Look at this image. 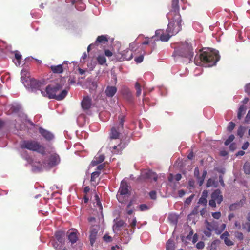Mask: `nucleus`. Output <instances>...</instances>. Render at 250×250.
I'll return each mask as SVG.
<instances>
[{"mask_svg": "<svg viewBox=\"0 0 250 250\" xmlns=\"http://www.w3.org/2000/svg\"><path fill=\"white\" fill-rule=\"evenodd\" d=\"M194 195H191L190 196H189L188 198H187L185 201V203L187 204H189L191 202L193 198Z\"/></svg>", "mask_w": 250, "mask_h": 250, "instance_id": "nucleus-50", "label": "nucleus"}, {"mask_svg": "<svg viewBox=\"0 0 250 250\" xmlns=\"http://www.w3.org/2000/svg\"><path fill=\"white\" fill-rule=\"evenodd\" d=\"M245 91L247 93H250V83L245 86Z\"/></svg>", "mask_w": 250, "mask_h": 250, "instance_id": "nucleus-63", "label": "nucleus"}, {"mask_svg": "<svg viewBox=\"0 0 250 250\" xmlns=\"http://www.w3.org/2000/svg\"><path fill=\"white\" fill-rule=\"evenodd\" d=\"M22 156L29 164H31L32 167V170L34 171H40L43 168L52 167L58 165L60 162V157L56 153H53L50 155L47 163L33 160L28 156H23L22 155Z\"/></svg>", "mask_w": 250, "mask_h": 250, "instance_id": "nucleus-3", "label": "nucleus"}, {"mask_svg": "<svg viewBox=\"0 0 250 250\" xmlns=\"http://www.w3.org/2000/svg\"><path fill=\"white\" fill-rule=\"evenodd\" d=\"M226 228V224H222L220 227L217 226V229L216 230V234H220Z\"/></svg>", "mask_w": 250, "mask_h": 250, "instance_id": "nucleus-36", "label": "nucleus"}, {"mask_svg": "<svg viewBox=\"0 0 250 250\" xmlns=\"http://www.w3.org/2000/svg\"><path fill=\"white\" fill-rule=\"evenodd\" d=\"M179 0H173L171 9L167 14L169 23L166 32L162 30H157L152 37L155 41L167 42L170 38L177 34L182 29V19L179 14Z\"/></svg>", "mask_w": 250, "mask_h": 250, "instance_id": "nucleus-1", "label": "nucleus"}, {"mask_svg": "<svg viewBox=\"0 0 250 250\" xmlns=\"http://www.w3.org/2000/svg\"><path fill=\"white\" fill-rule=\"evenodd\" d=\"M21 75L22 83L27 90L33 92H36L37 91L41 92V90H42L43 83L34 78H31L29 73L27 70H22Z\"/></svg>", "mask_w": 250, "mask_h": 250, "instance_id": "nucleus-4", "label": "nucleus"}, {"mask_svg": "<svg viewBox=\"0 0 250 250\" xmlns=\"http://www.w3.org/2000/svg\"><path fill=\"white\" fill-rule=\"evenodd\" d=\"M68 237L72 243H75L78 240V236L75 230H71L68 232Z\"/></svg>", "mask_w": 250, "mask_h": 250, "instance_id": "nucleus-17", "label": "nucleus"}, {"mask_svg": "<svg viewBox=\"0 0 250 250\" xmlns=\"http://www.w3.org/2000/svg\"><path fill=\"white\" fill-rule=\"evenodd\" d=\"M198 239V236L197 234H195L193 236L192 242L193 243H195L197 241Z\"/></svg>", "mask_w": 250, "mask_h": 250, "instance_id": "nucleus-62", "label": "nucleus"}, {"mask_svg": "<svg viewBox=\"0 0 250 250\" xmlns=\"http://www.w3.org/2000/svg\"><path fill=\"white\" fill-rule=\"evenodd\" d=\"M211 230L207 229L204 231V233L207 237H209L211 235Z\"/></svg>", "mask_w": 250, "mask_h": 250, "instance_id": "nucleus-54", "label": "nucleus"}, {"mask_svg": "<svg viewBox=\"0 0 250 250\" xmlns=\"http://www.w3.org/2000/svg\"><path fill=\"white\" fill-rule=\"evenodd\" d=\"M219 244V240H215L213 241L210 245V248L209 250H216L217 246Z\"/></svg>", "mask_w": 250, "mask_h": 250, "instance_id": "nucleus-31", "label": "nucleus"}, {"mask_svg": "<svg viewBox=\"0 0 250 250\" xmlns=\"http://www.w3.org/2000/svg\"><path fill=\"white\" fill-rule=\"evenodd\" d=\"M250 121V110H249L248 112V113L246 116L245 122L246 123H248Z\"/></svg>", "mask_w": 250, "mask_h": 250, "instance_id": "nucleus-53", "label": "nucleus"}, {"mask_svg": "<svg viewBox=\"0 0 250 250\" xmlns=\"http://www.w3.org/2000/svg\"><path fill=\"white\" fill-rule=\"evenodd\" d=\"M223 200V196L221 195V191L217 189L212 192L211 195V199L209 201V205L212 207H215L217 203L220 204Z\"/></svg>", "mask_w": 250, "mask_h": 250, "instance_id": "nucleus-9", "label": "nucleus"}, {"mask_svg": "<svg viewBox=\"0 0 250 250\" xmlns=\"http://www.w3.org/2000/svg\"><path fill=\"white\" fill-rule=\"evenodd\" d=\"M119 131L116 129V128L115 127H112L110 135V139L111 140L113 139H117L119 138Z\"/></svg>", "mask_w": 250, "mask_h": 250, "instance_id": "nucleus-21", "label": "nucleus"}, {"mask_svg": "<svg viewBox=\"0 0 250 250\" xmlns=\"http://www.w3.org/2000/svg\"><path fill=\"white\" fill-rule=\"evenodd\" d=\"M206 186L207 188H209L210 187H212V186H213L214 187H216L214 180L212 179H209L208 180L207 184H206Z\"/></svg>", "mask_w": 250, "mask_h": 250, "instance_id": "nucleus-34", "label": "nucleus"}, {"mask_svg": "<svg viewBox=\"0 0 250 250\" xmlns=\"http://www.w3.org/2000/svg\"><path fill=\"white\" fill-rule=\"evenodd\" d=\"M51 69L54 73H62L63 72L62 65L59 64L56 66H51Z\"/></svg>", "mask_w": 250, "mask_h": 250, "instance_id": "nucleus-23", "label": "nucleus"}, {"mask_svg": "<svg viewBox=\"0 0 250 250\" xmlns=\"http://www.w3.org/2000/svg\"><path fill=\"white\" fill-rule=\"evenodd\" d=\"M22 149H27L29 150L37 151L42 155L45 154V148L39 142L33 140H24L20 144Z\"/></svg>", "mask_w": 250, "mask_h": 250, "instance_id": "nucleus-6", "label": "nucleus"}, {"mask_svg": "<svg viewBox=\"0 0 250 250\" xmlns=\"http://www.w3.org/2000/svg\"><path fill=\"white\" fill-rule=\"evenodd\" d=\"M199 169L198 167H196L194 169V176L196 177H199Z\"/></svg>", "mask_w": 250, "mask_h": 250, "instance_id": "nucleus-59", "label": "nucleus"}, {"mask_svg": "<svg viewBox=\"0 0 250 250\" xmlns=\"http://www.w3.org/2000/svg\"><path fill=\"white\" fill-rule=\"evenodd\" d=\"M143 176L144 178L152 179L155 181H156L157 180V176H156V174L150 170L144 172L143 173Z\"/></svg>", "mask_w": 250, "mask_h": 250, "instance_id": "nucleus-14", "label": "nucleus"}, {"mask_svg": "<svg viewBox=\"0 0 250 250\" xmlns=\"http://www.w3.org/2000/svg\"><path fill=\"white\" fill-rule=\"evenodd\" d=\"M133 57V54L131 51L126 49L123 51L118 53L116 55L117 59L120 61L124 60H130Z\"/></svg>", "mask_w": 250, "mask_h": 250, "instance_id": "nucleus-10", "label": "nucleus"}, {"mask_svg": "<svg viewBox=\"0 0 250 250\" xmlns=\"http://www.w3.org/2000/svg\"><path fill=\"white\" fill-rule=\"evenodd\" d=\"M220 60L219 52L212 48H206L200 54H197L194 58L196 65L211 67L215 65Z\"/></svg>", "mask_w": 250, "mask_h": 250, "instance_id": "nucleus-2", "label": "nucleus"}, {"mask_svg": "<svg viewBox=\"0 0 250 250\" xmlns=\"http://www.w3.org/2000/svg\"><path fill=\"white\" fill-rule=\"evenodd\" d=\"M174 178H175V179L176 180V181H178L181 180V179L182 178V176H181V175L180 174H177L174 176Z\"/></svg>", "mask_w": 250, "mask_h": 250, "instance_id": "nucleus-64", "label": "nucleus"}, {"mask_svg": "<svg viewBox=\"0 0 250 250\" xmlns=\"http://www.w3.org/2000/svg\"><path fill=\"white\" fill-rule=\"evenodd\" d=\"M100 172L95 171L91 174V181L96 182V179L100 175Z\"/></svg>", "mask_w": 250, "mask_h": 250, "instance_id": "nucleus-32", "label": "nucleus"}, {"mask_svg": "<svg viewBox=\"0 0 250 250\" xmlns=\"http://www.w3.org/2000/svg\"><path fill=\"white\" fill-rule=\"evenodd\" d=\"M212 216L216 219H219L221 217L220 212H215L212 213Z\"/></svg>", "mask_w": 250, "mask_h": 250, "instance_id": "nucleus-44", "label": "nucleus"}, {"mask_svg": "<svg viewBox=\"0 0 250 250\" xmlns=\"http://www.w3.org/2000/svg\"><path fill=\"white\" fill-rule=\"evenodd\" d=\"M104 156L102 154H98L95 157L91 162L92 165L95 166L99 163L102 162L104 160Z\"/></svg>", "mask_w": 250, "mask_h": 250, "instance_id": "nucleus-19", "label": "nucleus"}, {"mask_svg": "<svg viewBox=\"0 0 250 250\" xmlns=\"http://www.w3.org/2000/svg\"><path fill=\"white\" fill-rule=\"evenodd\" d=\"M135 89L136 90V96L139 97L141 94V86L138 83H136L135 85Z\"/></svg>", "mask_w": 250, "mask_h": 250, "instance_id": "nucleus-35", "label": "nucleus"}, {"mask_svg": "<svg viewBox=\"0 0 250 250\" xmlns=\"http://www.w3.org/2000/svg\"><path fill=\"white\" fill-rule=\"evenodd\" d=\"M128 188L126 182L123 180L117 194V198L119 202L123 203L127 200L129 194Z\"/></svg>", "mask_w": 250, "mask_h": 250, "instance_id": "nucleus-8", "label": "nucleus"}, {"mask_svg": "<svg viewBox=\"0 0 250 250\" xmlns=\"http://www.w3.org/2000/svg\"><path fill=\"white\" fill-rule=\"evenodd\" d=\"M246 128L243 126H240L237 130V135L240 138H242L245 132Z\"/></svg>", "mask_w": 250, "mask_h": 250, "instance_id": "nucleus-29", "label": "nucleus"}, {"mask_svg": "<svg viewBox=\"0 0 250 250\" xmlns=\"http://www.w3.org/2000/svg\"><path fill=\"white\" fill-rule=\"evenodd\" d=\"M136 46H137L136 43L134 42L130 43L129 45V47L131 50V51H132L135 50V48H136Z\"/></svg>", "mask_w": 250, "mask_h": 250, "instance_id": "nucleus-57", "label": "nucleus"}, {"mask_svg": "<svg viewBox=\"0 0 250 250\" xmlns=\"http://www.w3.org/2000/svg\"><path fill=\"white\" fill-rule=\"evenodd\" d=\"M246 110V107L244 105L241 106L238 112L237 117L239 119H241L243 115L245 113Z\"/></svg>", "mask_w": 250, "mask_h": 250, "instance_id": "nucleus-25", "label": "nucleus"}, {"mask_svg": "<svg viewBox=\"0 0 250 250\" xmlns=\"http://www.w3.org/2000/svg\"><path fill=\"white\" fill-rule=\"evenodd\" d=\"M175 248V245L173 241L171 239H169L166 244V249L167 250H174Z\"/></svg>", "mask_w": 250, "mask_h": 250, "instance_id": "nucleus-26", "label": "nucleus"}, {"mask_svg": "<svg viewBox=\"0 0 250 250\" xmlns=\"http://www.w3.org/2000/svg\"><path fill=\"white\" fill-rule=\"evenodd\" d=\"M64 234L62 232L58 231L55 233V240L57 241L60 243H63V236Z\"/></svg>", "mask_w": 250, "mask_h": 250, "instance_id": "nucleus-24", "label": "nucleus"}, {"mask_svg": "<svg viewBox=\"0 0 250 250\" xmlns=\"http://www.w3.org/2000/svg\"><path fill=\"white\" fill-rule=\"evenodd\" d=\"M149 195L150 198L152 199H156V192L155 191H151L149 193Z\"/></svg>", "mask_w": 250, "mask_h": 250, "instance_id": "nucleus-52", "label": "nucleus"}, {"mask_svg": "<svg viewBox=\"0 0 250 250\" xmlns=\"http://www.w3.org/2000/svg\"><path fill=\"white\" fill-rule=\"evenodd\" d=\"M243 228L246 229L248 232L250 231V223H246L243 225Z\"/></svg>", "mask_w": 250, "mask_h": 250, "instance_id": "nucleus-51", "label": "nucleus"}, {"mask_svg": "<svg viewBox=\"0 0 250 250\" xmlns=\"http://www.w3.org/2000/svg\"><path fill=\"white\" fill-rule=\"evenodd\" d=\"M143 59H144L143 56L140 55V56L135 58V61L137 63H139L142 62L143 61Z\"/></svg>", "mask_w": 250, "mask_h": 250, "instance_id": "nucleus-46", "label": "nucleus"}, {"mask_svg": "<svg viewBox=\"0 0 250 250\" xmlns=\"http://www.w3.org/2000/svg\"><path fill=\"white\" fill-rule=\"evenodd\" d=\"M204 243L202 241H200L196 244V248L198 249H202L204 247Z\"/></svg>", "mask_w": 250, "mask_h": 250, "instance_id": "nucleus-47", "label": "nucleus"}, {"mask_svg": "<svg viewBox=\"0 0 250 250\" xmlns=\"http://www.w3.org/2000/svg\"><path fill=\"white\" fill-rule=\"evenodd\" d=\"M235 237L239 240H242L244 238L243 234L242 232H236L235 233Z\"/></svg>", "mask_w": 250, "mask_h": 250, "instance_id": "nucleus-43", "label": "nucleus"}, {"mask_svg": "<svg viewBox=\"0 0 250 250\" xmlns=\"http://www.w3.org/2000/svg\"><path fill=\"white\" fill-rule=\"evenodd\" d=\"M235 126V123L232 122H230L227 127L228 130H229V131H231L234 128Z\"/></svg>", "mask_w": 250, "mask_h": 250, "instance_id": "nucleus-42", "label": "nucleus"}, {"mask_svg": "<svg viewBox=\"0 0 250 250\" xmlns=\"http://www.w3.org/2000/svg\"><path fill=\"white\" fill-rule=\"evenodd\" d=\"M198 207H195L194 209L192 210V213L189 215L188 217L192 216V215L196 214L198 213Z\"/></svg>", "mask_w": 250, "mask_h": 250, "instance_id": "nucleus-58", "label": "nucleus"}, {"mask_svg": "<svg viewBox=\"0 0 250 250\" xmlns=\"http://www.w3.org/2000/svg\"><path fill=\"white\" fill-rule=\"evenodd\" d=\"M15 57L16 60V61L15 62V64L17 66L20 65L21 64L20 61L21 59V55L19 52L17 51L15 53Z\"/></svg>", "mask_w": 250, "mask_h": 250, "instance_id": "nucleus-27", "label": "nucleus"}, {"mask_svg": "<svg viewBox=\"0 0 250 250\" xmlns=\"http://www.w3.org/2000/svg\"><path fill=\"white\" fill-rule=\"evenodd\" d=\"M244 172L247 174H250V164L249 163H245L243 167Z\"/></svg>", "mask_w": 250, "mask_h": 250, "instance_id": "nucleus-33", "label": "nucleus"}, {"mask_svg": "<svg viewBox=\"0 0 250 250\" xmlns=\"http://www.w3.org/2000/svg\"><path fill=\"white\" fill-rule=\"evenodd\" d=\"M225 244L228 246H231L234 245V242L229 238L224 240Z\"/></svg>", "mask_w": 250, "mask_h": 250, "instance_id": "nucleus-40", "label": "nucleus"}, {"mask_svg": "<svg viewBox=\"0 0 250 250\" xmlns=\"http://www.w3.org/2000/svg\"><path fill=\"white\" fill-rule=\"evenodd\" d=\"M98 63L101 65H103L106 62V59L104 55H99L97 58Z\"/></svg>", "mask_w": 250, "mask_h": 250, "instance_id": "nucleus-28", "label": "nucleus"}, {"mask_svg": "<svg viewBox=\"0 0 250 250\" xmlns=\"http://www.w3.org/2000/svg\"><path fill=\"white\" fill-rule=\"evenodd\" d=\"M136 222H137L136 219V218L134 217L132 219V222L130 223V226L132 228H134L136 226Z\"/></svg>", "mask_w": 250, "mask_h": 250, "instance_id": "nucleus-56", "label": "nucleus"}, {"mask_svg": "<svg viewBox=\"0 0 250 250\" xmlns=\"http://www.w3.org/2000/svg\"><path fill=\"white\" fill-rule=\"evenodd\" d=\"M61 86L59 84L56 85H48L45 90H41L42 96L47 97L50 99H55L57 100H62L64 99L68 93L67 90H63L60 92Z\"/></svg>", "mask_w": 250, "mask_h": 250, "instance_id": "nucleus-5", "label": "nucleus"}, {"mask_svg": "<svg viewBox=\"0 0 250 250\" xmlns=\"http://www.w3.org/2000/svg\"><path fill=\"white\" fill-rule=\"evenodd\" d=\"M39 132L47 141H50L54 138V135L51 132L42 127L39 128Z\"/></svg>", "mask_w": 250, "mask_h": 250, "instance_id": "nucleus-12", "label": "nucleus"}, {"mask_svg": "<svg viewBox=\"0 0 250 250\" xmlns=\"http://www.w3.org/2000/svg\"><path fill=\"white\" fill-rule=\"evenodd\" d=\"M108 41L107 36L103 35L98 36L94 43L96 45L98 43L105 44Z\"/></svg>", "mask_w": 250, "mask_h": 250, "instance_id": "nucleus-18", "label": "nucleus"}, {"mask_svg": "<svg viewBox=\"0 0 250 250\" xmlns=\"http://www.w3.org/2000/svg\"><path fill=\"white\" fill-rule=\"evenodd\" d=\"M168 219L171 224L176 226L178 222V215L175 213H171L169 214Z\"/></svg>", "mask_w": 250, "mask_h": 250, "instance_id": "nucleus-20", "label": "nucleus"}, {"mask_svg": "<svg viewBox=\"0 0 250 250\" xmlns=\"http://www.w3.org/2000/svg\"><path fill=\"white\" fill-rule=\"evenodd\" d=\"M117 92V88L115 86H108L105 89V93L107 97H112Z\"/></svg>", "mask_w": 250, "mask_h": 250, "instance_id": "nucleus-16", "label": "nucleus"}, {"mask_svg": "<svg viewBox=\"0 0 250 250\" xmlns=\"http://www.w3.org/2000/svg\"><path fill=\"white\" fill-rule=\"evenodd\" d=\"M193 49L191 44L186 42L184 43L179 48L174 51L175 56H181L191 58L193 56Z\"/></svg>", "mask_w": 250, "mask_h": 250, "instance_id": "nucleus-7", "label": "nucleus"}, {"mask_svg": "<svg viewBox=\"0 0 250 250\" xmlns=\"http://www.w3.org/2000/svg\"><path fill=\"white\" fill-rule=\"evenodd\" d=\"M110 147L113 148V150L112 151L114 153H119V150L121 149V146L120 144H119L117 146L114 145L112 146H111Z\"/></svg>", "mask_w": 250, "mask_h": 250, "instance_id": "nucleus-38", "label": "nucleus"}, {"mask_svg": "<svg viewBox=\"0 0 250 250\" xmlns=\"http://www.w3.org/2000/svg\"><path fill=\"white\" fill-rule=\"evenodd\" d=\"M206 227L207 229L213 231L215 230V232L217 229V222L216 221H212L211 222H209L208 221H205Z\"/></svg>", "mask_w": 250, "mask_h": 250, "instance_id": "nucleus-15", "label": "nucleus"}, {"mask_svg": "<svg viewBox=\"0 0 250 250\" xmlns=\"http://www.w3.org/2000/svg\"><path fill=\"white\" fill-rule=\"evenodd\" d=\"M81 105L83 109H88L91 105V99L88 96L83 97L81 102Z\"/></svg>", "mask_w": 250, "mask_h": 250, "instance_id": "nucleus-13", "label": "nucleus"}, {"mask_svg": "<svg viewBox=\"0 0 250 250\" xmlns=\"http://www.w3.org/2000/svg\"><path fill=\"white\" fill-rule=\"evenodd\" d=\"M103 239L107 242H111L112 241V238L111 237H110V236L108 235H105L104 237H103Z\"/></svg>", "mask_w": 250, "mask_h": 250, "instance_id": "nucleus-49", "label": "nucleus"}, {"mask_svg": "<svg viewBox=\"0 0 250 250\" xmlns=\"http://www.w3.org/2000/svg\"><path fill=\"white\" fill-rule=\"evenodd\" d=\"M125 224V223L123 220L116 221L113 226V231L114 232L118 231L120 227L124 226Z\"/></svg>", "mask_w": 250, "mask_h": 250, "instance_id": "nucleus-22", "label": "nucleus"}, {"mask_svg": "<svg viewBox=\"0 0 250 250\" xmlns=\"http://www.w3.org/2000/svg\"><path fill=\"white\" fill-rule=\"evenodd\" d=\"M207 203V199L204 197H201L198 201V204H203L204 206H206Z\"/></svg>", "mask_w": 250, "mask_h": 250, "instance_id": "nucleus-41", "label": "nucleus"}, {"mask_svg": "<svg viewBox=\"0 0 250 250\" xmlns=\"http://www.w3.org/2000/svg\"><path fill=\"white\" fill-rule=\"evenodd\" d=\"M197 178H198V180L199 186H202L204 183L205 179H204V178H202L200 177H198Z\"/></svg>", "mask_w": 250, "mask_h": 250, "instance_id": "nucleus-60", "label": "nucleus"}, {"mask_svg": "<svg viewBox=\"0 0 250 250\" xmlns=\"http://www.w3.org/2000/svg\"><path fill=\"white\" fill-rule=\"evenodd\" d=\"M235 137L233 135H230L228 138L225 141L224 144L226 146L229 145L234 139Z\"/></svg>", "mask_w": 250, "mask_h": 250, "instance_id": "nucleus-37", "label": "nucleus"}, {"mask_svg": "<svg viewBox=\"0 0 250 250\" xmlns=\"http://www.w3.org/2000/svg\"><path fill=\"white\" fill-rule=\"evenodd\" d=\"M229 236V234L228 232L225 231L224 232L221 236L220 238L222 240H225L228 238V237Z\"/></svg>", "mask_w": 250, "mask_h": 250, "instance_id": "nucleus-45", "label": "nucleus"}, {"mask_svg": "<svg viewBox=\"0 0 250 250\" xmlns=\"http://www.w3.org/2000/svg\"><path fill=\"white\" fill-rule=\"evenodd\" d=\"M105 55L108 57H111L112 56V52L109 50H105L104 51Z\"/></svg>", "mask_w": 250, "mask_h": 250, "instance_id": "nucleus-55", "label": "nucleus"}, {"mask_svg": "<svg viewBox=\"0 0 250 250\" xmlns=\"http://www.w3.org/2000/svg\"><path fill=\"white\" fill-rule=\"evenodd\" d=\"M249 146V143L248 142H245L242 146V148L243 150H246L248 148Z\"/></svg>", "mask_w": 250, "mask_h": 250, "instance_id": "nucleus-61", "label": "nucleus"}, {"mask_svg": "<svg viewBox=\"0 0 250 250\" xmlns=\"http://www.w3.org/2000/svg\"><path fill=\"white\" fill-rule=\"evenodd\" d=\"M123 94L126 96V98L129 99L131 97V93L130 90L126 87H125L123 90Z\"/></svg>", "mask_w": 250, "mask_h": 250, "instance_id": "nucleus-30", "label": "nucleus"}, {"mask_svg": "<svg viewBox=\"0 0 250 250\" xmlns=\"http://www.w3.org/2000/svg\"><path fill=\"white\" fill-rule=\"evenodd\" d=\"M98 230L99 227L97 226H93L90 229L89 239L91 245H93L96 241Z\"/></svg>", "mask_w": 250, "mask_h": 250, "instance_id": "nucleus-11", "label": "nucleus"}, {"mask_svg": "<svg viewBox=\"0 0 250 250\" xmlns=\"http://www.w3.org/2000/svg\"><path fill=\"white\" fill-rule=\"evenodd\" d=\"M139 208L141 211H145L148 209V207L145 204H142L139 206Z\"/></svg>", "mask_w": 250, "mask_h": 250, "instance_id": "nucleus-48", "label": "nucleus"}, {"mask_svg": "<svg viewBox=\"0 0 250 250\" xmlns=\"http://www.w3.org/2000/svg\"><path fill=\"white\" fill-rule=\"evenodd\" d=\"M52 246L56 249H59L61 247V245L62 243H60L59 242H55V240H52L51 242Z\"/></svg>", "mask_w": 250, "mask_h": 250, "instance_id": "nucleus-39", "label": "nucleus"}]
</instances>
